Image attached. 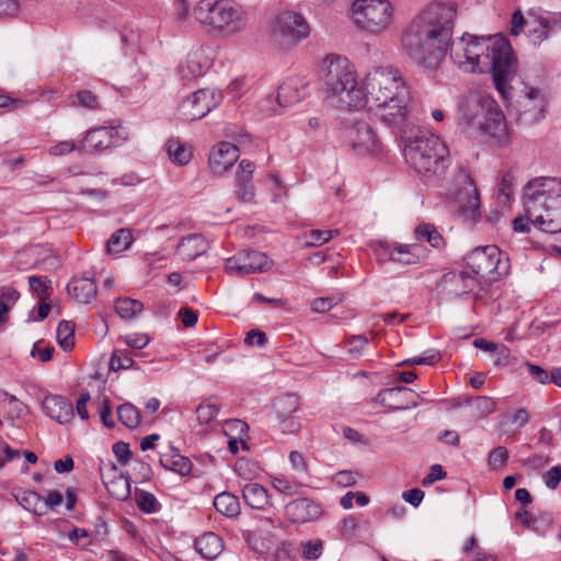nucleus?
<instances>
[{
    "label": "nucleus",
    "mask_w": 561,
    "mask_h": 561,
    "mask_svg": "<svg viewBox=\"0 0 561 561\" xmlns=\"http://www.w3.org/2000/svg\"><path fill=\"white\" fill-rule=\"evenodd\" d=\"M50 282L46 277L30 276L28 285L39 299L47 298Z\"/></svg>",
    "instance_id": "54"
},
{
    "label": "nucleus",
    "mask_w": 561,
    "mask_h": 561,
    "mask_svg": "<svg viewBox=\"0 0 561 561\" xmlns=\"http://www.w3.org/2000/svg\"><path fill=\"white\" fill-rule=\"evenodd\" d=\"M105 138L104 129L93 128L90 129L83 141L79 142L80 148L82 147L88 152H102L104 150L103 141Z\"/></svg>",
    "instance_id": "39"
},
{
    "label": "nucleus",
    "mask_w": 561,
    "mask_h": 561,
    "mask_svg": "<svg viewBox=\"0 0 561 561\" xmlns=\"http://www.w3.org/2000/svg\"><path fill=\"white\" fill-rule=\"evenodd\" d=\"M304 98V90L299 80L290 78L284 81L276 95V102L279 106H290Z\"/></svg>",
    "instance_id": "27"
},
{
    "label": "nucleus",
    "mask_w": 561,
    "mask_h": 561,
    "mask_svg": "<svg viewBox=\"0 0 561 561\" xmlns=\"http://www.w3.org/2000/svg\"><path fill=\"white\" fill-rule=\"evenodd\" d=\"M159 462L163 468L179 476H195L190 458H159Z\"/></svg>",
    "instance_id": "37"
},
{
    "label": "nucleus",
    "mask_w": 561,
    "mask_h": 561,
    "mask_svg": "<svg viewBox=\"0 0 561 561\" xmlns=\"http://www.w3.org/2000/svg\"><path fill=\"white\" fill-rule=\"evenodd\" d=\"M460 124L470 136H489L494 144L508 140L506 119L495 100L483 93H470L460 104Z\"/></svg>",
    "instance_id": "4"
},
{
    "label": "nucleus",
    "mask_w": 561,
    "mask_h": 561,
    "mask_svg": "<svg viewBox=\"0 0 561 561\" xmlns=\"http://www.w3.org/2000/svg\"><path fill=\"white\" fill-rule=\"evenodd\" d=\"M505 423L516 425V427H524L529 422V413L526 409H518L514 413L505 416Z\"/></svg>",
    "instance_id": "63"
},
{
    "label": "nucleus",
    "mask_w": 561,
    "mask_h": 561,
    "mask_svg": "<svg viewBox=\"0 0 561 561\" xmlns=\"http://www.w3.org/2000/svg\"><path fill=\"white\" fill-rule=\"evenodd\" d=\"M233 469L238 476L245 480H252L256 478L261 471L259 462L252 458H237V461L233 465Z\"/></svg>",
    "instance_id": "42"
},
{
    "label": "nucleus",
    "mask_w": 561,
    "mask_h": 561,
    "mask_svg": "<svg viewBox=\"0 0 561 561\" xmlns=\"http://www.w3.org/2000/svg\"><path fill=\"white\" fill-rule=\"evenodd\" d=\"M208 248L203 234L193 233L180 240L176 252L183 260L192 261L207 252Z\"/></svg>",
    "instance_id": "25"
},
{
    "label": "nucleus",
    "mask_w": 561,
    "mask_h": 561,
    "mask_svg": "<svg viewBox=\"0 0 561 561\" xmlns=\"http://www.w3.org/2000/svg\"><path fill=\"white\" fill-rule=\"evenodd\" d=\"M456 9L432 3L420 12L402 34L403 50L417 65L436 68L448 48L454 64L465 72H491L495 89L504 100L511 96L517 70L513 48L502 35L474 36L465 33L451 41Z\"/></svg>",
    "instance_id": "1"
},
{
    "label": "nucleus",
    "mask_w": 561,
    "mask_h": 561,
    "mask_svg": "<svg viewBox=\"0 0 561 561\" xmlns=\"http://www.w3.org/2000/svg\"><path fill=\"white\" fill-rule=\"evenodd\" d=\"M343 135L358 153H377L380 141L371 126L364 121H351L345 124Z\"/></svg>",
    "instance_id": "11"
},
{
    "label": "nucleus",
    "mask_w": 561,
    "mask_h": 561,
    "mask_svg": "<svg viewBox=\"0 0 561 561\" xmlns=\"http://www.w3.org/2000/svg\"><path fill=\"white\" fill-rule=\"evenodd\" d=\"M57 341L60 347L68 352L75 346V323L71 321H61L57 328Z\"/></svg>",
    "instance_id": "40"
},
{
    "label": "nucleus",
    "mask_w": 561,
    "mask_h": 561,
    "mask_svg": "<svg viewBox=\"0 0 561 561\" xmlns=\"http://www.w3.org/2000/svg\"><path fill=\"white\" fill-rule=\"evenodd\" d=\"M114 309L121 319L131 320L142 311L144 305L141 301L128 297L118 298L115 301Z\"/></svg>",
    "instance_id": "35"
},
{
    "label": "nucleus",
    "mask_w": 561,
    "mask_h": 561,
    "mask_svg": "<svg viewBox=\"0 0 561 561\" xmlns=\"http://www.w3.org/2000/svg\"><path fill=\"white\" fill-rule=\"evenodd\" d=\"M479 286L477 277L465 271L445 273L438 284V288L446 299H457L473 294Z\"/></svg>",
    "instance_id": "14"
},
{
    "label": "nucleus",
    "mask_w": 561,
    "mask_h": 561,
    "mask_svg": "<svg viewBox=\"0 0 561 561\" xmlns=\"http://www.w3.org/2000/svg\"><path fill=\"white\" fill-rule=\"evenodd\" d=\"M14 499L27 512L39 516L46 513L44 497L35 491L20 490L14 494Z\"/></svg>",
    "instance_id": "29"
},
{
    "label": "nucleus",
    "mask_w": 561,
    "mask_h": 561,
    "mask_svg": "<svg viewBox=\"0 0 561 561\" xmlns=\"http://www.w3.org/2000/svg\"><path fill=\"white\" fill-rule=\"evenodd\" d=\"M195 19L220 32L233 34L245 26V12L232 0H201L194 8Z\"/></svg>",
    "instance_id": "7"
},
{
    "label": "nucleus",
    "mask_w": 561,
    "mask_h": 561,
    "mask_svg": "<svg viewBox=\"0 0 561 561\" xmlns=\"http://www.w3.org/2000/svg\"><path fill=\"white\" fill-rule=\"evenodd\" d=\"M344 343L348 354H351L353 357H359L368 345L369 340L364 334L350 335L345 337Z\"/></svg>",
    "instance_id": "49"
},
{
    "label": "nucleus",
    "mask_w": 561,
    "mask_h": 561,
    "mask_svg": "<svg viewBox=\"0 0 561 561\" xmlns=\"http://www.w3.org/2000/svg\"><path fill=\"white\" fill-rule=\"evenodd\" d=\"M134 359L121 350H115L110 358L108 369L118 371L133 367Z\"/></svg>",
    "instance_id": "52"
},
{
    "label": "nucleus",
    "mask_w": 561,
    "mask_h": 561,
    "mask_svg": "<svg viewBox=\"0 0 561 561\" xmlns=\"http://www.w3.org/2000/svg\"><path fill=\"white\" fill-rule=\"evenodd\" d=\"M419 398L412 389L400 386L379 391L376 402L391 410H408L419 405Z\"/></svg>",
    "instance_id": "16"
},
{
    "label": "nucleus",
    "mask_w": 561,
    "mask_h": 561,
    "mask_svg": "<svg viewBox=\"0 0 561 561\" xmlns=\"http://www.w3.org/2000/svg\"><path fill=\"white\" fill-rule=\"evenodd\" d=\"M403 154L410 167L425 178L443 175L450 163L448 147L433 134L422 133L409 139Z\"/></svg>",
    "instance_id": "6"
},
{
    "label": "nucleus",
    "mask_w": 561,
    "mask_h": 561,
    "mask_svg": "<svg viewBox=\"0 0 561 561\" xmlns=\"http://www.w3.org/2000/svg\"><path fill=\"white\" fill-rule=\"evenodd\" d=\"M342 435L348 443L353 445H369V438L352 427L344 426L342 428Z\"/></svg>",
    "instance_id": "58"
},
{
    "label": "nucleus",
    "mask_w": 561,
    "mask_h": 561,
    "mask_svg": "<svg viewBox=\"0 0 561 561\" xmlns=\"http://www.w3.org/2000/svg\"><path fill=\"white\" fill-rule=\"evenodd\" d=\"M535 22L547 28L550 36L561 32V12H547L546 14L537 15Z\"/></svg>",
    "instance_id": "46"
},
{
    "label": "nucleus",
    "mask_w": 561,
    "mask_h": 561,
    "mask_svg": "<svg viewBox=\"0 0 561 561\" xmlns=\"http://www.w3.org/2000/svg\"><path fill=\"white\" fill-rule=\"evenodd\" d=\"M473 408L477 416L485 417L495 411L496 403L489 397H478L473 400Z\"/></svg>",
    "instance_id": "53"
},
{
    "label": "nucleus",
    "mask_w": 561,
    "mask_h": 561,
    "mask_svg": "<svg viewBox=\"0 0 561 561\" xmlns=\"http://www.w3.org/2000/svg\"><path fill=\"white\" fill-rule=\"evenodd\" d=\"M466 261L474 274L490 280H497L510 270L508 257L503 259V253L496 245L476 248L468 254Z\"/></svg>",
    "instance_id": "9"
},
{
    "label": "nucleus",
    "mask_w": 561,
    "mask_h": 561,
    "mask_svg": "<svg viewBox=\"0 0 561 561\" xmlns=\"http://www.w3.org/2000/svg\"><path fill=\"white\" fill-rule=\"evenodd\" d=\"M547 488L554 490L561 482V466H554L542 474Z\"/></svg>",
    "instance_id": "62"
},
{
    "label": "nucleus",
    "mask_w": 561,
    "mask_h": 561,
    "mask_svg": "<svg viewBox=\"0 0 561 561\" xmlns=\"http://www.w3.org/2000/svg\"><path fill=\"white\" fill-rule=\"evenodd\" d=\"M360 474L357 471L341 470L333 477V481L343 488L352 486L357 483Z\"/></svg>",
    "instance_id": "55"
},
{
    "label": "nucleus",
    "mask_w": 561,
    "mask_h": 561,
    "mask_svg": "<svg viewBox=\"0 0 561 561\" xmlns=\"http://www.w3.org/2000/svg\"><path fill=\"white\" fill-rule=\"evenodd\" d=\"M239 158V149L234 145L222 141L213 147L209 154V168L214 174L220 175L230 169Z\"/></svg>",
    "instance_id": "21"
},
{
    "label": "nucleus",
    "mask_w": 561,
    "mask_h": 561,
    "mask_svg": "<svg viewBox=\"0 0 561 561\" xmlns=\"http://www.w3.org/2000/svg\"><path fill=\"white\" fill-rule=\"evenodd\" d=\"M271 261L265 253L247 250L227 260L226 271L231 275L245 276L265 272L271 268Z\"/></svg>",
    "instance_id": "13"
},
{
    "label": "nucleus",
    "mask_w": 561,
    "mask_h": 561,
    "mask_svg": "<svg viewBox=\"0 0 561 561\" xmlns=\"http://www.w3.org/2000/svg\"><path fill=\"white\" fill-rule=\"evenodd\" d=\"M112 478L107 482V495L116 501H125L130 496V481L129 478L117 473L116 467L111 469Z\"/></svg>",
    "instance_id": "28"
},
{
    "label": "nucleus",
    "mask_w": 561,
    "mask_h": 561,
    "mask_svg": "<svg viewBox=\"0 0 561 561\" xmlns=\"http://www.w3.org/2000/svg\"><path fill=\"white\" fill-rule=\"evenodd\" d=\"M135 241L133 230L129 228H119L107 239V254L116 255L130 249Z\"/></svg>",
    "instance_id": "31"
},
{
    "label": "nucleus",
    "mask_w": 561,
    "mask_h": 561,
    "mask_svg": "<svg viewBox=\"0 0 561 561\" xmlns=\"http://www.w3.org/2000/svg\"><path fill=\"white\" fill-rule=\"evenodd\" d=\"M209 67V61L205 57L202 49H195L187 54L186 65L182 68V75L186 78H196L206 71Z\"/></svg>",
    "instance_id": "32"
},
{
    "label": "nucleus",
    "mask_w": 561,
    "mask_h": 561,
    "mask_svg": "<svg viewBox=\"0 0 561 561\" xmlns=\"http://www.w3.org/2000/svg\"><path fill=\"white\" fill-rule=\"evenodd\" d=\"M236 196L242 203H250L254 199L255 191L251 180L240 176L236 178Z\"/></svg>",
    "instance_id": "48"
},
{
    "label": "nucleus",
    "mask_w": 561,
    "mask_h": 561,
    "mask_svg": "<svg viewBox=\"0 0 561 561\" xmlns=\"http://www.w3.org/2000/svg\"><path fill=\"white\" fill-rule=\"evenodd\" d=\"M320 79L329 98H337L341 107H362L363 88L357 84L356 75L346 57L328 55L321 65Z\"/></svg>",
    "instance_id": "5"
},
{
    "label": "nucleus",
    "mask_w": 561,
    "mask_h": 561,
    "mask_svg": "<svg viewBox=\"0 0 561 561\" xmlns=\"http://www.w3.org/2000/svg\"><path fill=\"white\" fill-rule=\"evenodd\" d=\"M526 368H527L528 374L536 381H538L542 385L550 383L551 371H548V370L543 369L542 367L535 365V364H530V363L526 364Z\"/></svg>",
    "instance_id": "59"
},
{
    "label": "nucleus",
    "mask_w": 561,
    "mask_h": 561,
    "mask_svg": "<svg viewBox=\"0 0 561 561\" xmlns=\"http://www.w3.org/2000/svg\"><path fill=\"white\" fill-rule=\"evenodd\" d=\"M76 100L80 106L90 110H93L99 105L98 98L91 91L88 90L79 91L76 94Z\"/></svg>",
    "instance_id": "64"
},
{
    "label": "nucleus",
    "mask_w": 561,
    "mask_h": 561,
    "mask_svg": "<svg viewBox=\"0 0 561 561\" xmlns=\"http://www.w3.org/2000/svg\"><path fill=\"white\" fill-rule=\"evenodd\" d=\"M164 148L169 159L176 165H186L193 158L192 147L180 139H169Z\"/></svg>",
    "instance_id": "30"
},
{
    "label": "nucleus",
    "mask_w": 561,
    "mask_h": 561,
    "mask_svg": "<svg viewBox=\"0 0 561 561\" xmlns=\"http://www.w3.org/2000/svg\"><path fill=\"white\" fill-rule=\"evenodd\" d=\"M299 407V399L294 393H286L278 397L274 402V409L277 417L293 415Z\"/></svg>",
    "instance_id": "38"
},
{
    "label": "nucleus",
    "mask_w": 561,
    "mask_h": 561,
    "mask_svg": "<svg viewBox=\"0 0 561 561\" xmlns=\"http://www.w3.org/2000/svg\"><path fill=\"white\" fill-rule=\"evenodd\" d=\"M523 205L525 216L513 220L516 232H528L531 222L547 233L561 232V180L536 178L524 187Z\"/></svg>",
    "instance_id": "3"
},
{
    "label": "nucleus",
    "mask_w": 561,
    "mask_h": 561,
    "mask_svg": "<svg viewBox=\"0 0 561 561\" xmlns=\"http://www.w3.org/2000/svg\"><path fill=\"white\" fill-rule=\"evenodd\" d=\"M214 506L218 513L226 517H236L240 514V503L237 496L222 492L215 496Z\"/></svg>",
    "instance_id": "33"
},
{
    "label": "nucleus",
    "mask_w": 561,
    "mask_h": 561,
    "mask_svg": "<svg viewBox=\"0 0 561 561\" xmlns=\"http://www.w3.org/2000/svg\"><path fill=\"white\" fill-rule=\"evenodd\" d=\"M117 415L119 421L129 428L136 427L140 422V412L130 403L119 405Z\"/></svg>",
    "instance_id": "45"
},
{
    "label": "nucleus",
    "mask_w": 561,
    "mask_h": 561,
    "mask_svg": "<svg viewBox=\"0 0 561 561\" xmlns=\"http://www.w3.org/2000/svg\"><path fill=\"white\" fill-rule=\"evenodd\" d=\"M275 26L283 35L297 41L305 39L310 34V26L305 16L295 11L279 13Z\"/></svg>",
    "instance_id": "18"
},
{
    "label": "nucleus",
    "mask_w": 561,
    "mask_h": 561,
    "mask_svg": "<svg viewBox=\"0 0 561 561\" xmlns=\"http://www.w3.org/2000/svg\"><path fill=\"white\" fill-rule=\"evenodd\" d=\"M242 493L245 503L253 508H263L267 504V491L257 483L245 484Z\"/></svg>",
    "instance_id": "34"
},
{
    "label": "nucleus",
    "mask_w": 561,
    "mask_h": 561,
    "mask_svg": "<svg viewBox=\"0 0 561 561\" xmlns=\"http://www.w3.org/2000/svg\"><path fill=\"white\" fill-rule=\"evenodd\" d=\"M137 39L138 35L134 32L121 34V41L125 46L124 56L126 61L124 66L127 76L131 79V84L141 83L146 80V75L141 71L136 58Z\"/></svg>",
    "instance_id": "23"
},
{
    "label": "nucleus",
    "mask_w": 561,
    "mask_h": 561,
    "mask_svg": "<svg viewBox=\"0 0 561 561\" xmlns=\"http://www.w3.org/2000/svg\"><path fill=\"white\" fill-rule=\"evenodd\" d=\"M417 244H388L381 243L377 250V256L382 260L383 256H388L389 260L405 265L417 264L423 254Z\"/></svg>",
    "instance_id": "20"
},
{
    "label": "nucleus",
    "mask_w": 561,
    "mask_h": 561,
    "mask_svg": "<svg viewBox=\"0 0 561 561\" xmlns=\"http://www.w3.org/2000/svg\"><path fill=\"white\" fill-rule=\"evenodd\" d=\"M451 195L465 219L476 220L480 215V195L471 175L465 169H459L454 175Z\"/></svg>",
    "instance_id": "10"
},
{
    "label": "nucleus",
    "mask_w": 561,
    "mask_h": 561,
    "mask_svg": "<svg viewBox=\"0 0 561 561\" xmlns=\"http://www.w3.org/2000/svg\"><path fill=\"white\" fill-rule=\"evenodd\" d=\"M43 412L59 424L69 423L73 416L72 403L62 396L47 394L42 401Z\"/></svg>",
    "instance_id": "22"
},
{
    "label": "nucleus",
    "mask_w": 561,
    "mask_h": 561,
    "mask_svg": "<svg viewBox=\"0 0 561 561\" xmlns=\"http://www.w3.org/2000/svg\"><path fill=\"white\" fill-rule=\"evenodd\" d=\"M298 552L306 561L318 560L323 552V543L320 539L304 540L299 543Z\"/></svg>",
    "instance_id": "43"
},
{
    "label": "nucleus",
    "mask_w": 561,
    "mask_h": 561,
    "mask_svg": "<svg viewBox=\"0 0 561 561\" xmlns=\"http://www.w3.org/2000/svg\"><path fill=\"white\" fill-rule=\"evenodd\" d=\"M218 412L219 405L210 401L202 402L196 408L197 420L201 424L210 423L214 419H216Z\"/></svg>",
    "instance_id": "50"
},
{
    "label": "nucleus",
    "mask_w": 561,
    "mask_h": 561,
    "mask_svg": "<svg viewBox=\"0 0 561 561\" xmlns=\"http://www.w3.org/2000/svg\"><path fill=\"white\" fill-rule=\"evenodd\" d=\"M284 514L293 524H306L317 520L322 515V508L311 499L298 497L285 505Z\"/></svg>",
    "instance_id": "17"
},
{
    "label": "nucleus",
    "mask_w": 561,
    "mask_h": 561,
    "mask_svg": "<svg viewBox=\"0 0 561 561\" xmlns=\"http://www.w3.org/2000/svg\"><path fill=\"white\" fill-rule=\"evenodd\" d=\"M77 149H80V145L72 140L60 141L48 149V153L54 157H60L68 154Z\"/></svg>",
    "instance_id": "56"
},
{
    "label": "nucleus",
    "mask_w": 561,
    "mask_h": 561,
    "mask_svg": "<svg viewBox=\"0 0 561 561\" xmlns=\"http://www.w3.org/2000/svg\"><path fill=\"white\" fill-rule=\"evenodd\" d=\"M107 147H118L128 139L127 128L119 121H111L107 124Z\"/></svg>",
    "instance_id": "44"
},
{
    "label": "nucleus",
    "mask_w": 561,
    "mask_h": 561,
    "mask_svg": "<svg viewBox=\"0 0 561 561\" xmlns=\"http://www.w3.org/2000/svg\"><path fill=\"white\" fill-rule=\"evenodd\" d=\"M135 501L138 508L146 514L157 513L161 508L157 497L151 492L145 490H136Z\"/></svg>",
    "instance_id": "41"
},
{
    "label": "nucleus",
    "mask_w": 561,
    "mask_h": 561,
    "mask_svg": "<svg viewBox=\"0 0 561 561\" xmlns=\"http://www.w3.org/2000/svg\"><path fill=\"white\" fill-rule=\"evenodd\" d=\"M55 348L50 345H42V342H36L32 348L31 355L37 357L41 362L46 363L53 358Z\"/></svg>",
    "instance_id": "61"
},
{
    "label": "nucleus",
    "mask_w": 561,
    "mask_h": 561,
    "mask_svg": "<svg viewBox=\"0 0 561 561\" xmlns=\"http://www.w3.org/2000/svg\"><path fill=\"white\" fill-rule=\"evenodd\" d=\"M219 99L215 91L201 89L182 103L181 113L186 119H201L217 106Z\"/></svg>",
    "instance_id": "15"
},
{
    "label": "nucleus",
    "mask_w": 561,
    "mask_h": 561,
    "mask_svg": "<svg viewBox=\"0 0 561 561\" xmlns=\"http://www.w3.org/2000/svg\"><path fill=\"white\" fill-rule=\"evenodd\" d=\"M517 104L518 118L525 124H534L545 117L547 99L538 88L525 85Z\"/></svg>",
    "instance_id": "12"
},
{
    "label": "nucleus",
    "mask_w": 561,
    "mask_h": 561,
    "mask_svg": "<svg viewBox=\"0 0 561 561\" xmlns=\"http://www.w3.org/2000/svg\"><path fill=\"white\" fill-rule=\"evenodd\" d=\"M165 260L167 256L161 251L146 252L142 256V261L146 263L149 271L164 267L165 265L160 263Z\"/></svg>",
    "instance_id": "60"
},
{
    "label": "nucleus",
    "mask_w": 561,
    "mask_h": 561,
    "mask_svg": "<svg viewBox=\"0 0 561 561\" xmlns=\"http://www.w3.org/2000/svg\"><path fill=\"white\" fill-rule=\"evenodd\" d=\"M67 290L78 302L89 304L96 296V284L89 273H84L81 276H73L67 285Z\"/></svg>",
    "instance_id": "24"
},
{
    "label": "nucleus",
    "mask_w": 561,
    "mask_h": 561,
    "mask_svg": "<svg viewBox=\"0 0 561 561\" xmlns=\"http://www.w3.org/2000/svg\"><path fill=\"white\" fill-rule=\"evenodd\" d=\"M392 11V5L388 0H357L352 8L355 24L371 33H379L388 28Z\"/></svg>",
    "instance_id": "8"
},
{
    "label": "nucleus",
    "mask_w": 561,
    "mask_h": 561,
    "mask_svg": "<svg viewBox=\"0 0 561 561\" xmlns=\"http://www.w3.org/2000/svg\"><path fill=\"white\" fill-rule=\"evenodd\" d=\"M224 444L227 445L229 453L237 454L240 448L243 451H250L248 445L249 426L245 422L234 419L228 420L222 425Z\"/></svg>",
    "instance_id": "19"
},
{
    "label": "nucleus",
    "mask_w": 561,
    "mask_h": 561,
    "mask_svg": "<svg viewBox=\"0 0 561 561\" xmlns=\"http://www.w3.org/2000/svg\"><path fill=\"white\" fill-rule=\"evenodd\" d=\"M514 175L512 172L503 174L499 187V196L504 198V203L510 202L511 195L513 194Z\"/></svg>",
    "instance_id": "57"
},
{
    "label": "nucleus",
    "mask_w": 561,
    "mask_h": 561,
    "mask_svg": "<svg viewBox=\"0 0 561 561\" xmlns=\"http://www.w3.org/2000/svg\"><path fill=\"white\" fill-rule=\"evenodd\" d=\"M272 486L283 495L294 496L299 493L301 484L293 482L284 476H275L272 478Z\"/></svg>",
    "instance_id": "47"
},
{
    "label": "nucleus",
    "mask_w": 561,
    "mask_h": 561,
    "mask_svg": "<svg viewBox=\"0 0 561 561\" xmlns=\"http://www.w3.org/2000/svg\"><path fill=\"white\" fill-rule=\"evenodd\" d=\"M415 239L427 241L433 248L439 249L444 245V239L436 227L432 224H421L414 230Z\"/></svg>",
    "instance_id": "36"
},
{
    "label": "nucleus",
    "mask_w": 561,
    "mask_h": 561,
    "mask_svg": "<svg viewBox=\"0 0 561 561\" xmlns=\"http://www.w3.org/2000/svg\"><path fill=\"white\" fill-rule=\"evenodd\" d=\"M362 107L366 104L393 133L405 137L415 125L410 88L393 66H378L367 72Z\"/></svg>",
    "instance_id": "2"
},
{
    "label": "nucleus",
    "mask_w": 561,
    "mask_h": 561,
    "mask_svg": "<svg viewBox=\"0 0 561 561\" xmlns=\"http://www.w3.org/2000/svg\"><path fill=\"white\" fill-rule=\"evenodd\" d=\"M339 230H311L306 234L307 247H318L330 241Z\"/></svg>",
    "instance_id": "51"
},
{
    "label": "nucleus",
    "mask_w": 561,
    "mask_h": 561,
    "mask_svg": "<svg viewBox=\"0 0 561 561\" xmlns=\"http://www.w3.org/2000/svg\"><path fill=\"white\" fill-rule=\"evenodd\" d=\"M195 550L206 560L216 559L224 550L221 537L213 531L204 533L195 539Z\"/></svg>",
    "instance_id": "26"
}]
</instances>
